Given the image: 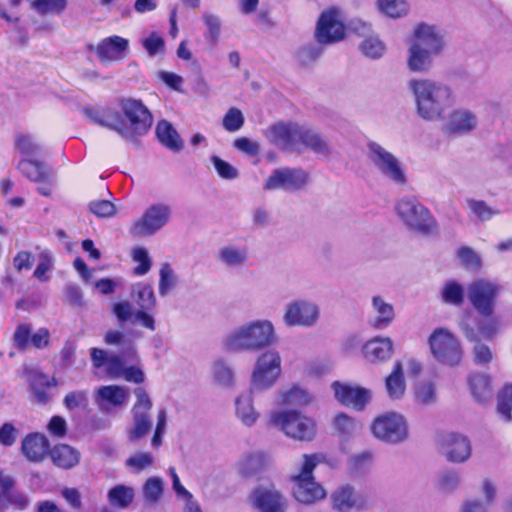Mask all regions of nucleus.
Here are the masks:
<instances>
[{
  "label": "nucleus",
  "mask_w": 512,
  "mask_h": 512,
  "mask_svg": "<svg viewBox=\"0 0 512 512\" xmlns=\"http://www.w3.org/2000/svg\"><path fill=\"white\" fill-rule=\"evenodd\" d=\"M164 483L160 477L148 478L143 486L144 498L149 503H156L163 494Z\"/></svg>",
  "instance_id": "50"
},
{
  "label": "nucleus",
  "mask_w": 512,
  "mask_h": 512,
  "mask_svg": "<svg viewBox=\"0 0 512 512\" xmlns=\"http://www.w3.org/2000/svg\"><path fill=\"white\" fill-rule=\"evenodd\" d=\"M457 256L462 265L468 270H478L481 267L480 256L470 247L462 246L457 251Z\"/></svg>",
  "instance_id": "56"
},
{
  "label": "nucleus",
  "mask_w": 512,
  "mask_h": 512,
  "mask_svg": "<svg viewBox=\"0 0 512 512\" xmlns=\"http://www.w3.org/2000/svg\"><path fill=\"white\" fill-rule=\"evenodd\" d=\"M373 435L386 443L398 444L408 438V424L403 415L387 412L379 415L371 426Z\"/></svg>",
  "instance_id": "11"
},
{
  "label": "nucleus",
  "mask_w": 512,
  "mask_h": 512,
  "mask_svg": "<svg viewBox=\"0 0 512 512\" xmlns=\"http://www.w3.org/2000/svg\"><path fill=\"white\" fill-rule=\"evenodd\" d=\"M156 136L159 142L171 151L179 152L183 148L180 135L172 124L166 120H161L157 123Z\"/></svg>",
  "instance_id": "34"
},
{
  "label": "nucleus",
  "mask_w": 512,
  "mask_h": 512,
  "mask_svg": "<svg viewBox=\"0 0 512 512\" xmlns=\"http://www.w3.org/2000/svg\"><path fill=\"white\" fill-rule=\"evenodd\" d=\"M298 148L300 152L307 149L325 157L331 154L327 139L315 129L302 125L299 129Z\"/></svg>",
  "instance_id": "26"
},
{
  "label": "nucleus",
  "mask_w": 512,
  "mask_h": 512,
  "mask_svg": "<svg viewBox=\"0 0 512 512\" xmlns=\"http://www.w3.org/2000/svg\"><path fill=\"white\" fill-rule=\"evenodd\" d=\"M16 148L26 156H38L41 154V146L33 139L31 135L18 134L15 137Z\"/></svg>",
  "instance_id": "51"
},
{
  "label": "nucleus",
  "mask_w": 512,
  "mask_h": 512,
  "mask_svg": "<svg viewBox=\"0 0 512 512\" xmlns=\"http://www.w3.org/2000/svg\"><path fill=\"white\" fill-rule=\"evenodd\" d=\"M129 42L120 36L103 39L96 47L89 45V50H95L101 62H112L123 59Z\"/></svg>",
  "instance_id": "25"
},
{
  "label": "nucleus",
  "mask_w": 512,
  "mask_h": 512,
  "mask_svg": "<svg viewBox=\"0 0 512 512\" xmlns=\"http://www.w3.org/2000/svg\"><path fill=\"white\" fill-rule=\"evenodd\" d=\"M367 159L385 179L398 186L407 184L408 179L402 162L381 144L375 141L367 143Z\"/></svg>",
  "instance_id": "8"
},
{
  "label": "nucleus",
  "mask_w": 512,
  "mask_h": 512,
  "mask_svg": "<svg viewBox=\"0 0 512 512\" xmlns=\"http://www.w3.org/2000/svg\"><path fill=\"white\" fill-rule=\"evenodd\" d=\"M132 257L135 262L139 263V265L134 268V274L142 276L150 271L152 261L146 248H135L133 250Z\"/></svg>",
  "instance_id": "57"
},
{
  "label": "nucleus",
  "mask_w": 512,
  "mask_h": 512,
  "mask_svg": "<svg viewBox=\"0 0 512 512\" xmlns=\"http://www.w3.org/2000/svg\"><path fill=\"white\" fill-rule=\"evenodd\" d=\"M332 507L340 512L349 511L352 508L364 510L368 508L367 503L355 495V489L349 484L339 486L331 494Z\"/></svg>",
  "instance_id": "27"
},
{
  "label": "nucleus",
  "mask_w": 512,
  "mask_h": 512,
  "mask_svg": "<svg viewBox=\"0 0 512 512\" xmlns=\"http://www.w3.org/2000/svg\"><path fill=\"white\" fill-rule=\"evenodd\" d=\"M372 458L373 457L371 452H361L349 459V467L355 473H363L370 467Z\"/></svg>",
  "instance_id": "61"
},
{
  "label": "nucleus",
  "mask_w": 512,
  "mask_h": 512,
  "mask_svg": "<svg viewBox=\"0 0 512 512\" xmlns=\"http://www.w3.org/2000/svg\"><path fill=\"white\" fill-rule=\"evenodd\" d=\"M472 354L475 364L480 366H486L493 360L492 350L481 341L474 343Z\"/></svg>",
  "instance_id": "60"
},
{
  "label": "nucleus",
  "mask_w": 512,
  "mask_h": 512,
  "mask_svg": "<svg viewBox=\"0 0 512 512\" xmlns=\"http://www.w3.org/2000/svg\"><path fill=\"white\" fill-rule=\"evenodd\" d=\"M468 385L472 397L478 403L484 404L492 397L490 377L484 374H474L468 378Z\"/></svg>",
  "instance_id": "36"
},
{
  "label": "nucleus",
  "mask_w": 512,
  "mask_h": 512,
  "mask_svg": "<svg viewBox=\"0 0 512 512\" xmlns=\"http://www.w3.org/2000/svg\"><path fill=\"white\" fill-rule=\"evenodd\" d=\"M440 450L453 463H463L471 456V443L466 436L449 433L441 438Z\"/></svg>",
  "instance_id": "21"
},
{
  "label": "nucleus",
  "mask_w": 512,
  "mask_h": 512,
  "mask_svg": "<svg viewBox=\"0 0 512 512\" xmlns=\"http://www.w3.org/2000/svg\"><path fill=\"white\" fill-rule=\"evenodd\" d=\"M372 306L377 316L369 321V324L375 329H385L394 320L395 313L391 304L384 301L381 296L372 298Z\"/></svg>",
  "instance_id": "33"
},
{
  "label": "nucleus",
  "mask_w": 512,
  "mask_h": 512,
  "mask_svg": "<svg viewBox=\"0 0 512 512\" xmlns=\"http://www.w3.org/2000/svg\"><path fill=\"white\" fill-rule=\"evenodd\" d=\"M171 209L165 204H154L146 209L130 228V234L134 237L154 235L163 228L170 219Z\"/></svg>",
  "instance_id": "16"
},
{
  "label": "nucleus",
  "mask_w": 512,
  "mask_h": 512,
  "mask_svg": "<svg viewBox=\"0 0 512 512\" xmlns=\"http://www.w3.org/2000/svg\"><path fill=\"white\" fill-rule=\"evenodd\" d=\"M134 496V489L123 484L111 488L107 495L109 503L121 509L127 508L133 502Z\"/></svg>",
  "instance_id": "39"
},
{
  "label": "nucleus",
  "mask_w": 512,
  "mask_h": 512,
  "mask_svg": "<svg viewBox=\"0 0 512 512\" xmlns=\"http://www.w3.org/2000/svg\"><path fill=\"white\" fill-rule=\"evenodd\" d=\"M270 421L295 440L311 441L316 435L315 422L295 410L275 412L271 415Z\"/></svg>",
  "instance_id": "10"
},
{
  "label": "nucleus",
  "mask_w": 512,
  "mask_h": 512,
  "mask_svg": "<svg viewBox=\"0 0 512 512\" xmlns=\"http://www.w3.org/2000/svg\"><path fill=\"white\" fill-rule=\"evenodd\" d=\"M497 412L506 422L512 420V383L505 384L497 395Z\"/></svg>",
  "instance_id": "44"
},
{
  "label": "nucleus",
  "mask_w": 512,
  "mask_h": 512,
  "mask_svg": "<svg viewBox=\"0 0 512 512\" xmlns=\"http://www.w3.org/2000/svg\"><path fill=\"white\" fill-rule=\"evenodd\" d=\"M124 115L112 109H86V116L95 124L117 132L124 140L136 142L151 128L153 116L141 100L125 98L120 101Z\"/></svg>",
  "instance_id": "1"
},
{
  "label": "nucleus",
  "mask_w": 512,
  "mask_h": 512,
  "mask_svg": "<svg viewBox=\"0 0 512 512\" xmlns=\"http://www.w3.org/2000/svg\"><path fill=\"white\" fill-rule=\"evenodd\" d=\"M213 375L215 381L223 387H230L233 384V370L223 360H218L213 364Z\"/></svg>",
  "instance_id": "53"
},
{
  "label": "nucleus",
  "mask_w": 512,
  "mask_h": 512,
  "mask_svg": "<svg viewBox=\"0 0 512 512\" xmlns=\"http://www.w3.org/2000/svg\"><path fill=\"white\" fill-rule=\"evenodd\" d=\"M250 500L260 512H284L285 509L283 495L274 488L258 487L252 492Z\"/></svg>",
  "instance_id": "24"
},
{
  "label": "nucleus",
  "mask_w": 512,
  "mask_h": 512,
  "mask_svg": "<svg viewBox=\"0 0 512 512\" xmlns=\"http://www.w3.org/2000/svg\"><path fill=\"white\" fill-rule=\"evenodd\" d=\"M132 301L138 307L134 313L133 324H140L142 327L154 331L156 329L155 319L152 312L157 304L153 288L148 283H136L131 287Z\"/></svg>",
  "instance_id": "14"
},
{
  "label": "nucleus",
  "mask_w": 512,
  "mask_h": 512,
  "mask_svg": "<svg viewBox=\"0 0 512 512\" xmlns=\"http://www.w3.org/2000/svg\"><path fill=\"white\" fill-rule=\"evenodd\" d=\"M465 203L471 214H473L481 222L489 221L494 216L500 214L499 210L489 206L488 203L484 200L466 198Z\"/></svg>",
  "instance_id": "40"
},
{
  "label": "nucleus",
  "mask_w": 512,
  "mask_h": 512,
  "mask_svg": "<svg viewBox=\"0 0 512 512\" xmlns=\"http://www.w3.org/2000/svg\"><path fill=\"white\" fill-rule=\"evenodd\" d=\"M311 396L310 394L299 387H293L288 392L284 393L282 396V402L286 405L291 406H304L310 403Z\"/></svg>",
  "instance_id": "55"
},
{
  "label": "nucleus",
  "mask_w": 512,
  "mask_h": 512,
  "mask_svg": "<svg viewBox=\"0 0 512 512\" xmlns=\"http://www.w3.org/2000/svg\"><path fill=\"white\" fill-rule=\"evenodd\" d=\"M280 373L281 358L277 351L269 350L259 356L252 373L250 390L235 400L236 416L245 426H253L259 418L253 406V393L271 388Z\"/></svg>",
  "instance_id": "2"
},
{
  "label": "nucleus",
  "mask_w": 512,
  "mask_h": 512,
  "mask_svg": "<svg viewBox=\"0 0 512 512\" xmlns=\"http://www.w3.org/2000/svg\"><path fill=\"white\" fill-rule=\"evenodd\" d=\"M50 442L41 433L27 434L21 442V453L31 463H41L49 456Z\"/></svg>",
  "instance_id": "23"
},
{
  "label": "nucleus",
  "mask_w": 512,
  "mask_h": 512,
  "mask_svg": "<svg viewBox=\"0 0 512 512\" xmlns=\"http://www.w3.org/2000/svg\"><path fill=\"white\" fill-rule=\"evenodd\" d=\"M441 294L443 301L447 304L461 306L464 302V289L454 280L445 283Z\"/></svg>",
  "instance_id": "45"
},
{
  "label": "nucleus",
  "mask_w": 512,
  "mask_h": 512,
  "mask_svg": "<svg viewBox=\"0 0 512 512\" xmlns=\"http://www.w3.org/2000/svg\"><path fill=\"white\" fill-rule=\"evenodd\" d=\"M303 458L304 461L300 473L293 477L292 494L298 502L309 505L324 499L326 491L315 481L312 474L320 462V456L317 454H305Z\"/></svg>",
  "instance_id": "7"
},
{
  "label": "nucleus",
  "mask_w": 512,
  "mask_h": 512,
  "mask_svg": "<svg viewBox=\"0 0 512 512\" xmlns=\"http://www.w3.org/2000/svg\"><path fill=\"white\" fill-rule=\"evenodd\" d=\"M412 37L407 67L414 73H427L433 66V58L445 50V31L437 25L420 22L414 27Z\"/></svg>",
  "instance_id": "4"
},
{
  "label": "nucleus",
  "mask_w": 512,
  "mask_h": 512,
  "mask_svg": "<svg viewBox=\"0 0 512 512\" xmlns=\"http://www.w3.org/2000/svg\"><path fill=\"white\" fill-rule=\"evenodd\" d=\"M244 116L242 112L235 107L230 108L222 120V125L228 132H236L242 128Z\"/></svg>",
  "instance_id": "58"
},
{
  "label": "nucleus",
  "mask_w": 512,
  "mask_h": 512,
  "mask_svg": "<svg viewBox=\"0 0 512 512\" xmlns=\"http://www.w3.org/2000/svg\"><path fill=\"white\" fill-rule=\"evenodd\" d=\"M388 396L391 399H400L405 393V380L403 376L401 362H396L392 373L386 378L385 381Z\"/></svg>",
  "instance_id": "37"
},
{
  "label": "nucleus",
  "mask_w": 512,
  "mask_h": 512,
  "mask_svg": "<svg viewBox=\"0 0 512 512\" xmlns=\"http://www.w3.org/2000/svg\"><path fill=\"white\" fill-rule=\"evenodd\" d=\"M249 259L247 246L224 245L218 250L217 260L227 268L238 269L246 266Z\"/></svg>",
  "instance_id": "30"
},
{
  "label": "nucleus",
  "mask_w": 512,
  "mask_h": 512,
  "mask_svg": "<svg viewBox=\"0 0 512 512\" xmlns=\"http://www.w3.org/2000/svg\"><path fill=\"white\" fill-rule=\"evenodd\" d=\"M136 402L131 409L132 425L127 430L130 442H137L144 438L152 429V419L150 411L152 401L148 393L141 387L134 390Z\"/></svg>",
  "instance_id": "13"
},
{
  "label": "nucleus",
  "mask_w": 512,
  "mask_h": 512,
  "mask_svg": "<svg viewBox=\"0 0 512 512\" xmlns=\"http://www.w3.org/2000/svg\"><path fill=\"white\" fill-rule=\"evenodd\" d=\"M19 434V430L11 422H5L0 426V445L4 447L13 446Z\"/></svg>",
  "instance_id": "64"
},
{
  "label": "nucleus",
  "mask_w": 512,
  "mask_h": 512,
  "mask_svg": "<svg viewBox=\"0 0 512 512\" xmlns=\"http://www.w3.org/2000/svg\"><path fill=\"white\" fill-rule=\"evenodd\" d=\"M16 486V478L0 470V490L4 499L5 511L10 508L22 512L31 505L29 495L25 491L17 489Z\"/></svg>",
  "instance_id": "20"
},
{
  "label": "nucleus",
  "mask_w": 512,
  "mask_h": 512,
  "mask_svg": "<svg viewBox=\"0 0 512 512\" xmlns=\"http://www.w3.org/2000/svg\"><path fill=\"white\" fill-rule=\"evenodd\" d=\"M277 341L275 329L269 320H255L239 326L223 339L227 352L260 351Z\"/></svg>",
  "instance_id": "5"
},
{
  "label": "nucleus",
  "mask_w": 512,
  "mask_h": 512,
  "mask_svg": "<svg viewBox=\"0 0 512 512\" xmlns=\"http://www.w3.org/2000/svg\"><path fill=\"white\" fill-rule=\"evenodd\" d=\"M299 129L300 124L296 122H277L268 128L266 136L282 151L300 152V148H298Z\"/></svg>",
  "instance_id": "19"
},
{
  "label": "nucleus",
  "mask_w": 512,
  "mask_h": 512,
  "mask_svg": "<svg viewBox=\"0 0 512 512\" xmlns=\"http://www.w3.org/2000/svg\"><path fill=\"white\" fill-rule=\"evenodd\" d=\"M392 353L393 343L389 337H375L363 346L364 357L372 363L388 360Z\"/></svg>",
  "instance_id": "31"
},
{
  "label": "nucleus",
  "mask_w": 512,
  "mask_h": 512,
  "mask_svg": "<svg viewBox=\"0 0 512 512\" xmlns=\"http://www.w3.org/2000/svg\"><path fill=\"white\" fill-rule=\"evenodd\" d=\"M49 457L55 466L68 470L79 464L81 454L76 448L61 443L50 448Z\"/></svg>",
  "instance_id": "32"
},
{
  "label": "nucleus",
  "mask_w": 512,
  "mask_h": 512,
  "mask_svg": "<svg viewBox=\"0 0 512 512\" xmlns=\"http://www.w3.org/2000/svg\"><path fill=\"white\" fill-rule=\"evenodd\" d=\"M501 286L487 279H477L468 285V299L473 308L483 317L493 315Z\"/></svg>",
  "instance_id": "12"
},
{
  "label": "nucleus",
  "mask_w": 512,
  "mask_h": 512,
  "mask_svg": "<svg viewBox=\"0 0 512 512\" xmlns=\"http://www.w3.org/2000/svg\"><path fill=\"white\" fill-rule=\"evenodd\" d=\"M334 427L339 435L349 437L357 432L359 425L352 417L340 413L334 419Z\"/></svg>",
  "instance_id": "54"
},
{
  "label": "nucleus",
  "mask_w": 512,
  "mask_h": 512,
  "mask_svg": "<svg viewBox=\"0 0 512 512\" xmlns=\"http://www.w3.org/2000/svg\"><path fill=\"white\" fill-rule=\"evenodd\" d=\"M89 210L98 217H112L116 213L115 205L108 200H95L89 203Z\"/></svg>",
  "instance_id": "62"
},
{
  "label": "nucleus",
  "mask_w": 512,
  "mask_h": 512,
  "mask_svg": "<svg viewBox=\"0 0 512 512\" xmlns=\"http://www.w3.org/2000/svg\"><path fill=\"white\" fill-rule=\"evenodd\" d=\"M31 333V324H18L12 337L13 346L19 351H26L30 346Z\"/></svg>",
  "instance_id": "52"
},
{
  "label": "nucleus",
  "mask_w": 512,
  "mask_h": 512,
  "mask_svg": "<svg viewBox=\"0 0 512 512\" xmlns=\"http://www.w3.org/2000/svg\"><path fill=\"white\" fill-rule=\"evenodd\" d=\"M309 180V173L302 168H278L267 178L264 189L297 191L302 189Z\"/></svg>",
  "instance_id": "18"
},
{
  "label": "nucleus",
  "mask_w": 512,
  "mask_h": 512,
  "mask_svg": "<svg viewBox=\"0 0 512 512\" xmlns=\"http://www.w3.org/2000/svg\"><path fill=\"white\" fill-rule=\"evenodd\" d=\"M31 7L41 16L59 15L67 7V0H33Z\"/></svg>",
  "instance_id": "43"
},
{
  "label": "nucleus",
  "mask_w": 512,
  "mask_h": 512,
  "mask_svg": "<svg viewBox=\"0 0 512 512\" xmlns=\"http://www.w3.org/2000/svg\"><path fill=\"white\" fill-rule=\"evenodd\" d=\"M320 316L319 306L305 298L290 301L285 306L283 321L288 327H312Z\"/></svg>",
  "instance_id": "15"
},
{
  "label": "nucleus",
  "mask_w": 512,
  "mask_h": 512,
  "mask_svg": "<svg viewBox=\"0 0 512 512\" xmlns=\"http://www.w3.org/2000/svg\"><path fill=\"white\" fill-rule=\"evenodd\" d=\"M415 401L423 406L433 405L437 401V392L434 383L424 381L418 383L414 388Z\"/></svg>",
  "instance_id": "42"
},
{
  "label": "nucleus",
  "mask_w": 512,
  "mask_h": 512,
  "mask_svg": "<svg viewBox=\"0 0 512 512\" xmlns=\"http://www.w3.org/2000/svg\"><path fill=\"white\" fill-rule=\"evenodd\" d=\"M345 36V27L341 20L340 11L330 8L323 11L318 19L315 37L318 44H333Z\"/></svg>",
  "instance_id": "17"
},
{
  "label": "nucleus",
  "mask_w": 512,
  "mask_h": 512,
  "mask_svg": "<svg viewBox=\"0 0 512 512\" xmlns=\"http://www.w3.org/2000/svg\"><path fill=\"white\" fill-rule=\"evenodd\" d=\"M360 51L368 58L378 59L385 51L384 43L378 37H366L359 45Z\"/></svg>",
  "instance_id": "49"
},
{
  "label": "nucleus",
  "mask_w": 512,
  "mask_h": 512,
  "mask_svg": "<svg viewBox=\"0 0 512 512\" xmlns=\"http://www.w3.org/2000/svg\"><path fill=\"white\" fill-rule=\"evenodd\" d=\"M331 387L337 401L357 411H362L371 399L370 391L362 387H353L338 381L333 382Z\"/></svg>",
  "instance_id": "22"
},
{
  "label": "nucleus",
  "mask_w": 512,
  "mask_h": 512,
  "mask_svg": "<svg viewBox=\"0 0 512 512\" xmlns=\"http://www.w3.org/2000/svg\"><path fill=\"white\" fill-rule=\"evenodd\" d=\"M64 405L68 410L76 408H86L88 406V396L86 391H72L64 397Z\"/></svg>",
  "instance_id": "63"
},
{
  "label": "nucleus",
  "mask_w": 512,
  "mask_h": 512,
  "mask_svg": "<svg viewBox=\"0 0 512 512\" xmlns=\"http://www.w3.org/2000/svg\"><path fill=\"white\" fill-rule=\"evenodd\" d=\"M29 382L36 401L43 404L47 403L50 398L48 389L56 385L55 379L50 380L46 374L31 370L29 372Z\"/></svg>",
  "instance_id": "35"
},
{
  "label": "nucleus",
  "mask_w": 512,
  "mask_h": 512,
  "mask_svg": "<svg viewBox=\"0 0 512 512\" xmlns=\"http://www.w3.org/2000/svg\"><path fill=\"white\" fill-rule=\"evenodd\" d=\"M434 359L440 364L455 367L463 358V348L458 338L448 329L440 327L433 330L428 339Z\"/></svg>",
  "instance_id": "9"
},
{
  "label": "nucleus",
  "mask_w": 512,
  "mask_h": 512,
  "mask_svg": "<svg viewBox=\"0 0 512 512\" xmlns=\"http://www.w3.org/2000/svg\"><path fill=\"white\" fill-rule=\"evenodd\" d=\"M323 50L318 45L309 44L299 48L295 54L297 63L307 67L314 64L322 55Z\"/></svg>",
  "instance_id": "47"
},
{
  "label": "nucleus",
  "mask_w": 512,
  "mask_h": 512,
  "mask_svg": "<svg viewBox=\"0 0 512 512\" xmlns=\"http://www.w3.org/2000/svg\"><path fill=\"white\" fill-rule=\"evenodd\" d=\"M104 340L108 345L120 346V353L124 359H133L136 356L134 343L131 340L126 339L122 332L113 330L108 331Z\"/></svg>",
  "instance_id": "41"
},
{
  "label": "nucleus",
  "mask_w": 512,
  "mask_h": 512,
  "mask_svg": "<svg viewBox=\"0 0 512 512\" xmlns=\"http://www.w3.org/2000/svg\"><path fill=\"white\" fill-rule=\"evenodd\" d=\"M379 10L391 18H399L407 14L409 6L404 0H377Z\"/></svg>",
  "instance_id": "46"
},
{
  "label": "nucleus",
  "mask_w": 512,
  "mask_h": 512,
  "mask_svg": "<svg viewBox=\"0 0 512 512\" xmlns=\"http://www.w3.org/2000/svg\"><path fill=\"white\" fill-rule=\"evenodd\" d=\"M127 399V389L118 385L101 386L95 393V403L102 411H109V406H122Z\"/></svg>",
  "instance_id": "29"
},
{
  "label": "nucleus",
  "mask_w": 512,
  "mask_h": 512,
  "mask_svg": "<svg viewBox=\"0 0 512 512\" xmlns=\"http://www.w3.org/2000/svg\"><path fill=\"white\" fill-rule=\"evenodd\" d=\"M211 162L214 165V168L217 172V174L225 180H234L238 178L239 172L237 168L232 166L230 163L224 161L217 155L211 156Z\"/></svg>",
  "instance_id": "59"
},
{
  "label": "nucleus",
  "mask_w": 512,
  "mask_h": 512,
  "mask_svg": "<svg viewBox=\"0 0 512 512\" xmlns=\"http://www.w3.org/2000/svg\"><path fill=\"white\" fill-rule=\"evenodd\" d=\"M395 211L403 224L412 231L429 235L437 229L436 219L415 196L407 195L397 200Z\"/></svg>",
  "instance_id": "6"
},
{
  "label": "nucleus",
  "mask_w": 512,
  "mask_h": 512,
  "mask_svg": "<svg viewBox=\"0 0 512 512\" xmlns=\"http://www.w3.org/2000/svg\"><path fill=\"white\" fill-rule=\"evenodd\" d=\"M476 126V115L468 109L459 108L449 114L443 130L448 134H464L474 130Z\"/></svg>",
  "instance_id": "28"
},
{
  "label": "nucleus",
  "mask_w": 512,
  "mask_h": 512,
  "mask_svg": "<svg viewBox=\"0 0 512 512\" xmlns=\"http://www.w3.org/2000/svg\"><path fill=\"white\" fill-rule=\"evenodd\" d=\"M26 178L30 181L37 182L47 179V172L49 171L43 162L22 159L18 162L16 167Z\"/></svg>",
  "instance_id": "38"
},
{
  "label": "nucleus",
  "mask_w": 512,
  "mask_h": 512,
  "mask_svg": "<svg viewBox=\"0 0 512 512\" xmlns=\"http://www.w3.org/2000/svg\"><path fill=\"white\" fill-rule=\"evenodd\" d=\"M159 294L166 296L177 284V277L170 264L165 262L159 271Z\"/></svg>",
  "instance_id": "48"
},
{
  "label": "nucleus",
  "mask_w": 512,
  "mask_h": 512,
  "mask_svg": "<svg viewBox=\"0 0 512 512\" xmlns=\"http://www.w3.org/2000/svg\"><path fill=\"white\" fill-rule=\"evenodd\" d=\"M407 87L413 95L416 114L425 121L443 120L456 100L452 87L443 81L411 79Z\"/></svg>",
  "instance_id": "3"
}]
</instances>
